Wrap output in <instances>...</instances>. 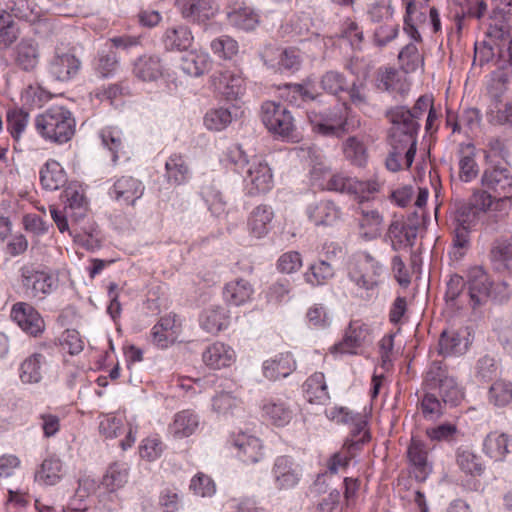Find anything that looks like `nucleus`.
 <instances>
[{
  "label": "nucleus",
  "mask_w": 512,
  "mask_h": 512,
  "mask_svg": "<svg viewBox=\"0 0 512 512\" xmlns=\"http://www.w3.org/2000/svg\"><path fill=\"white\" fill-rule=\"evenodd\" d=\"M261 119L273 134L290 138L295 131V120L291 112L282 104L266 101L261 107Z\"/></svg>",
  "instance_id": "obj_6"
},
{
  "label": "nucleus",
  "mask_w": 512,
  "mask_h": 512,
  "mask_svg": "<svg viewBox=\"0 0 512 512\" xmlns=\"http://www.w3.org/2000/svg\"><path fill=\"white\" fill-rule=\"evenodd\" d=\"M294 369L295 361L290 353L276 355L263 364L264 376L270 380L287 377Z\"/></svg>",
  "instance_id": "obj_33"
},
{
  "label": "nucleus",
  "mask_w": 512,
  "mask_h": 512,
  "mask_svg": "<svg viewBox=\"0 0 512 512\" xmlns=\"http://www.w3.org/2000/svg\"><path fill=\"white\" fill-rule=\"evenodd\" d=\"M428 9L429 6L425 1L411 0L406 4L404 30L415 41L421 40L417 25L425 22Z\"/></svg>",
  "instance_id": "obj_26"
},
{
  "label": "nucleus",
  "mask_w": 512,
  "mask_h": 512,
  "mask_svg": "<svg viewBox=\"0 0 512 512\" xmlns=\"http://www.w3.org/2000/svg\"><path fill=\"white\" fill-rule=\"evenodd\" d=\"M272 472L275 485L279 490L292 489L300 481L297 466L287 456H280L275 460Z\"/></svg>",
  "instance_id": "obj_19"
},
{
  "label": "nucleus",
  "mask_w": 512,
  "mask_h": 512,
  "mask_svg": "<svg viewBox=\"0 0 512 512\" xmlns=\"http://www.w3.org/2000/svg\"><path fill=\"white\" fill-rule=\"evenodd\" d=\"M75 119L72 113L63 106H53L35 118L37 132L46 140L56 144H64L75 134Z\"/></svg>",
  "instance_id": "obj_1"
},
{
  "label": "nucleus",
  "mask_w": 512,
  "mask_h": 512,
  "mask_svg": "<svg viewBox=\"0 0 512 512\" xmlns=\"http://www.w3.org/2000/svg\"><path fill=\"white\" fill-rule=\"evenodd\" d=\"M360 234L367 240H372L381 235L383 216L377 209L359 207Z\"/></svg>",
  "instance_id": "obj_29"
},
{
  "label": "nucleus",
  "mask_w": 512,
  "mask_h": 512,
  "mask_svg": "<svg viewBox=\"0 0 512 512\" xmlns=\"http://www.w3.org/2000/svg\"><path fill=\"white\" fill-rule=\"evenodd\" d=\"M198 417L189 410L177 413L173 422L169 425V433L177 439L191 436L198 428Z\"/></svg>",
  "instance_id": "obj_36"
},
{
  "label": "nucleus",
  "mask_w": 512,
  "mask_h": 512,
  "mask_svg": "<svg viewBox=\"0 0 512 512\" xmlns=\"http://www.w3.org/2000/svg\"><path fill=\"white\" fill-rule=\"evenodd\" d=\"M7 130L11 134L15 142H19L21 135L25 131L29 114L22 109L9 110L6 115Z\"/></svg>",
  "instance_id": "obj_55"
},
{
  "label": "nucleus",
  "mask_w": 512,
  "mask_h": 512,
  "mask_svg": "<svg viewBox=\"0 0 512 512\" xmlns=\"http://www.w3.org/2000/svg\"><path fill=\"white\" fill-rule=\"evenodd\" d=\"M238 166L249 194L264 193L271 189L273 176L265 160L254 156L250 160H240Z\"/></svg>",
  "instance_id": "obj_5"
},
{
  "label": "nucleus",
  "mask_w": 512,
  "mask_h": 512,
  "mask_svg": "<svg viewBox=\"0 0 512 512\" xmlns=\"http://www.w3.org/2000/svg\"><path fill=\"white\" fill-rule=\"evenodd\" d=\"M335 275L333 265L325 260H320L309 267V270L304 274L305 280L312 286H319L326 284Z\"/></svg>",
  "instance_id": "obj_50"
},
{
  "label": "nucleus",
  "mask_w": 512,
  "mask_h": 512,
  "mask_svg": "<svg viewBox=\"0 0 512 512\" xmlns=\"http://www.w3.org/2000/svg\"><path fill=\"white\" fill-rule=\"evenodd\" d=\"M480 214L469 203L457 206L454 215V225L471 229L479 220Z\"/></svg>",
  "instance_id": "obj_62"
},
{
  "label": "nucleus",
  "mask_w": 512,
  "mask_h": 512,
  "mask_svg": "<svg viewBox=\"0 0 512 512\" xmlns=\"http://www.w3.org/2000/svg\"><path fill=\"white\" fill-rule=\"evenodd\" d=\"M229 22L237 28L250 31L259 23L258 15L252 8L241 7L228 13Z\"/></svg>",
  "instance_id": "obj_53"
},
{
  "label": "nucleus",
  "mask_w": 512,
  "mask_h": 512,
  "mask_svg": "<svg viewBox=\"0 0 512 512\" xmlns=\"http://www.w3.org/2000/svg\"><path fill=\"white\" fill-rule=\"evenodd\" d=\"M40 181L44 189L54 191L63 187L67 179L61 165L57 161L50 160L40 171Z\"/></svg>",
  "instance_id": "obj_39"
},
{
  "label": "nucleus",
  "mask_w": 512,
  "mask_h": 512,
  "mask_svg": "<svg viewBox=\"0 0 512 512\" xmlns=\"http://www.w3.org/2000/svg\"><path fill=\"white\" fill-rule=\"evenodd\" d=\"M386 237L394 251L411 248L417 237V227L401 220H394L388 227Z\"/></svg>",
  "instance_id": "obj_20"
},
{
  "label": "nucleus",
  "mask_w": 512,
  "mask_h": 512,
  "mask_svg": "<svg viewBox=\"0 0 512 512\" xmlns=\"http://www.w3.org/2000/svg\"><path fill=\"white\" fill-rule=\"evenodd\" d=\"M11 317L23 331L32 336H37L44 330L41 315L27 303H16L12 308Z\"/></svg>",
  "instance_id": "obj_15"
},
{
  "label": "nucleus",
  "mask_w": 512,
  "mask_h": 512,
  "mask_svg": "<svg viewBox=\"0 0 512 512\" xmlns=\"http://www.w3.org/2000/svg\"><path fill=\"white\" fill-rule=\"evenodd\" d=\"M439 354L452 356L463 354L467 350L464 338L455 331H443L439 339Z\"/></svg>",
  "instance_id": "obj_48"
},
{
  "label": "nucleus",
  "mask_w": 512,
  "mask_h": 512,
  "mask_svg": "<svg viewBox=\"0 0 512 512\" xmlns=\"http://www.w3.org/2000/svg\"><path fill=\"white\" fill-rule=\"evenodd\" d=\"M47 363L46 356L36 352L27 357L20 367V379L23 383H39L42 379L43 367Z\"/></svg>",
  "instance_id": "obj_35"
},
{
  "label": "nucleus",
  "mask_w": 512,
  "mask_h": 512,
  "mask_svg": "<svg viewBox=\"0 0 512 512\" xmlns=\"http://www.w3.org/2000/svg\"><path fill=\"white\" fill-rule=\"evenodd\" d=\"M340 421L343 423H350L352 425L350 436L347 438L343 445L345 450H358L360 447L370 440V434L367 429V421L361 414H353L340 409Z\"/></svg>",
  "instance_id": "obj_14"
},
{
  "label": "nucleus",
  "mask_w": 512,
  "mask_h": 512,
  "mask_svg": "<svg viewBox=\"0 0 512 512\" xmlns=\"http://www.w3.org/2000/svg\"><path fill=\"white\" fill-rule=\"evenodd\" d=\"M375 85L377 89L404 96L410 89L407 78L394 68H380L376 72Z\"/></svg>",
  "instance_id": "obj_18"
},
{
  "label": "nucleus",
  "mask_w": 512,
  "mask_h": 512,
  "mask_svg": "<svg viewBox=\"0 0 512 512\" xmlns=\"http://www.w3.org/2000/svg\"><path fill=\"white\" fill-rule=\"evenodd\" d=\"M211 67V60L207 53L191 51L181 60V69L189 76L198 77Z\"/></svg>",
  "instance_id": "obj_43"
},
{
  "label": "nucleus",
  "mask_w": 512,
  "mask_h": 512,
  "mask_svg": "<svg viewBox=\"0 0 512 512\" xmlns=\"http://www.w3.org/2000/svg\"><path fill=\"white\" fill-rule=\"evenodd\" d=\"M165 65L157 55H143L136 59L133 74L142 81H156L164 75Z\"/></svg>",
  "instance_id": "obj_25"
},
{
  "label": "nucleus",
  "mask_w": 512,
  "mask_h": 512,
  "mask_svg": "<svg viewBox=\"0 0 512 512\" xmlns=\"http://www.w3.org/2000/svg\"><path fill=\"white\" fill-rule=\"evenodd\" d=\"M349 106L334 107L324 111L311 110L307 113L312 131L322 136L342 137L347 133V110Z\"/></svg>",
  "instance_id": "obj_4"
},
{
  "label": "nucleus",
  "mask_w": 512,
  "mask_h": 512,
  "mask_svg": "<svg viewBox=\"0 0 512 512\" xmlns=\"http://www.w3.org/2000/svg\"><path fill=\"white\" fill-rule=\"evenodd\" d=\"M253 294L254 289L251 283L242 278L227 283L223 292L225 300L234 306L251 301Z\"/></svg>",
  "instance_id": "obj_34"
},
{
  "label": "nucleus",
  "mask_w": 512,
  "mask_h": 512,
  "mask_svg": "<svg viewBox=\"0 0 512 512\" xmlns=\"http://www.w3.org/2000/svg\"><path fill=\"white\" fill-rule=\"evenodd\" d=\"M143 191L141 181L131 176H122L114 183L110 195L120 204L134 205L143 195Z\"/></svg>",
  "instance_id": "obj_17"
},
{
  "label": "nucleus",
  "mask_w": 512,
  "mask_h": 512,
  "mask_svg": "<svg viewBox=\"0 0 512 512\" xmlns=\"http://www.w3.org/2000/svg\"><path fill=\"white\" fill-rule=\"evenodd\" d=\"M162 42L168 51H184L192 45L193 35L189 27L178 25L166 29Z\"/></svg>",
  "instance_id": "obj_30"
},
{
  "label": "nucleus",
  "mask_w": 512,
  "mask_h": 512,
  "mask_svg": "<svg viewBox=\"0 0 512 512\" xmlns=\"http://www.w3.org/2000/svg\"><path fill=\"white\" fill-rule=\"evenodd\" d=\"M235 357L234 350L222 342L209 345L202 354L204 364L215 370L231 366Z\"/></svg>",
  "instance_id": "obj_23"
},
{
  "label": "nucleus",
  "mask_w": 512,
  "mask_h": 512,
  "mask_svg": "<svg viewBox=\"0 0 512 512\" xmlns=\"http://www.w3.org/2000/svg\"><path fill=\"white\" fill-rule=\"evenodd\" d=\"M180 10L185 19L204 23L214 17L218 7L212 0H186L181 4Z\"/></svg>",
  "instance_id": "obj_24"
},
{
  "label": "nucleus",
  "mask_w": 512,
  "mask_h": 512,
  "mask_svg": "<svg viewBox=\"0 0 512 512\" xmlns=\"http://www.w3.org/2000/svg\"><path fill=\"white\" fill-rule=\"evenodd\" d=\"M214 91L227 100H236L244 93L243 78L230 70L215 71L210 78Z\"/></svg>",
  "instance_id": "obj_13"
},
{
  "label": "nucleus",
  "mask_w": 512,
  "mask_h": 512,
  "mask_svg": "<svg viewBox=\"0 0 512 512\" xmlns=\"http://www.w3.org/2000/svg\"><path fill=\"white\" fill-rule=\"evenodd\" d=\"M264 416L275 426L283 427L293 418L289 405L280 399H270L262 406Z\"/></svg>",
  "instance_id": "obj_37"
},
{
  "label": "nucleus",
  "mask_w": 512,
  "mask_h": 512,
  "mask_svg": "<svg viewBox=\"0 0 512 512\" xmlns=\"http://www.w3.org/2000/svg\"><path fill=\"white\" fill-rule=\"evenodd\" d=\"M229 312L223 306L206 309L201 317V327L211 334H217L229 325Z\"/></svg>",
  "instance_id": "obj_38"
},
{
  "label": "nucleus",
  "mask_w": 512,
  "mask_h": 512,
  "mask_svg": "<svg viewBox=\"0 0 512 512\" xmlns=\"http://www.w3.org/2000/svg\"><path fill=\"white\" fill-rule=\"evenodd\" d=\"M388 143L390 151L385 161L387 169L397 172L403 168H409L416 154L417 138L399 130L397 126H391Z\"/></svg>",
  "instance_id": "obj_3"
},
{
  "label": "nucleus",
  "mask_w": 512,
  "mask_h": 512,
  "mask_svg": "<svg viewBox=\"0 0 512 512\" xmlns=\"http://www.w3.org/2000/svg\"><path fill=\"white\" fill-rule=\"evenodd\" d=\"M423 386L425 390H438L444 404L457 406L464 399L463 388L441 361H433L429 365L424 376Z\"/></svg>",
  "instance_id": "obj_2"
},
{
  "label": "nucleus",
  "mask_w": 512,
  "mask_h": 512,
  "mask_svg": "<svg viewBox=\"0 0 512 512\" xmlns=\"http://www.w3.org/2000/svg\"><path fill=\"white\" fill-rule=\"evenodd\" d=\"M345 92L349 96L350 104L357 109L367 112L372 108L369 89L366 83L353 82L351 85H348V89Z\"/></svg>",
  "instance_id": "obj_51"
},
{
  "label": "nucleus",
  "mask_w": 512,
  "mask_h": 512,
  "mask_svg": "<svg viewBox=\"0 0 512 512\" xmlns=\"http://www.w3.org/2000/svg\"><path fill=\"white\" fill-rule=\"evenodd\" d=\"M180 332V325L177 323L176 316L169 314L160 318L152 328V340L160 348H166L173 344Z\"/></svg>",
  "instance_id": "obj_22"
},
{
  "label": "nucleus",
  "mask_w": 512,
  "mask_h": 512,
  "mask_svg": "<svg viewBox=\"0 0 512 512\" xmlns=\"http://www.w3.org/2000/svg\"><path fill=\"white\" fill-rule=\"evenodd\" d=\"M320 96L321 93L318 91L315 81L310 77L304 79L301 83L285 84L281 88V97L291 104L298 105L299 99L314 101Z\"/></svg>",
  "instance_id": "obj_21"
},
{
  "label": "nucleus",
  "mask_w": 512,
  "mask_h": 512,
  "mask_svg": "<svg viewBox=\"0 0 512 512\" xmlns=\"http://www.w3.org/2000/svg\"><path fill=\"white\" fill-rule=\"evenodd\" d=\"M478 172L474 152L471 149L462 151L459 159V178L464 182H470L477 177Z\"/></svg>",
  "instance_id": "obj_60"
},
{
  "label": "nucleus",
  "mask_w": 512,
  "mask_h": 512,
  "mask_svg": "<svg viewBox=\"0 0 512 512\" xmlns=\"http://www.w3.org/2000/svg\"><path fill=\"white\" fill-rule=\"evenodd\" d=\"M398 59L401 68L406 72H413L423 65V57L415 44H407L399 53Z\"/></svg>",
  "instance_id": "obj_57"
},
{
  "label": "nucleus",
  "mask_w": 512,
  "mask_h": 512,
  "mask_svg": "<svg viewBox=\"0 0 512 512\" xmlns=\"http://www.w3.org/2000/svg\"><path fill=\"white\" fill-rule=\"evenodd\" d=\"M432 106V98L423 95L420 96L412 109H407L404 106H396L387 112L392 126H397L399 130L405 133L412 134L417 138V131L419 124L417 120Z\"/></svg>",
  "instance_id": "obj_7"
},
{
  "label": "nucleus",
  "mask_w": 512,
  "mask_h": 512,
  "mask_svg": "<svg viewBox=\"0 0 512 512\" xmlns=\"http://www.w3.org/2000/svg\"><path fill=\"white\" fill-rule=\"evenodd\" d=\"M370 328L367 324L357 320L349 324L343 340L334 346L340 353L355 354L356 350L370 342Z\"/></svg>",
  "instance_id": "obj_16"
},
{
  "label": "nucleus",
  "mask_w": 512,
  "mask_h": 512,
  "mask_svg": "<svg viewBox=\"0 0 512 512\" xmlns=\"http://www.w3.org/2000/svg\"><path fill=\"white\" fill-rule=\"evenodd\" d=\"M273 219V211L267 205L257 206L250 215L249 229L257 238H261L268 233L269 225Z\"/></svg>",
  "instance_id": "obj_46"
},
{
  "label": "nucleus",
  "mask_w": 512,
  "mask_h": 512,
  "mask_svg": "<svg viewBox=\"0 0 512 512\" xmlns=\"http://www.w3.org/2000/svg\"><path fill=\"white\" fill-rule=\"evenodd\" d=\"M342 152L345 159L352 165L364 167L367 163V148L356 136H350L342 143Z\"/></svg>",
  "instance_id": "obj_45"
},
{
  "label": "nucleus",
  "mask_w": 512,
  "mask_h": 512,
  "mask_svg": "<svg viewBox=\"0 0 512 512\" xmlns=\"http://www.w3.org/2000/svg\"><path fill=\"white\" fill-rule=\"evenodd\" d=\"M210 47L214 54L224 59H230L238 52L237 42L227 35L214 39Z\"/></svg>",
  "instance_id": "obj_63"
},
{
  "label": "nucleus",
  "mask_w": 512,
  "mask_h": 512,
  "mask_svg": "<svg viewBox=\"0 0 512 512\" xmlns=\"http://www.w3.org/2000/svg\"><path fill=\"white\" fill-rule=\"evenodd\" d=\"M489 192L491 191L484 188V190L474 192L470 198L469 204L473 206L480 215L490 210L494 203L496 205L500 203L498 202V195L495 194V196H492Z\"/></svg>",
  "instance_id": "obj_64"
},
{
  "label": "nucleus",
  "mask_w": 512,
  "mask_h": 512,
  "mask_svg": "<svg viewBox=\"0 0 512 512\" xmlns=\"http://www.w3.org/2000/svg\"><path fill=\"white\" fill-rule=\"evenodd\" d=\"M456 464L463 473L472 477L481 476L485 471L480 457L473 451L462 447L456 451Z\"/></svg>",
  "instance_id": "obj_44"
},
{
  "label": "nucleus",
  "mask_w": 512,
  "mask_h": 512,
  "mask_svg": "<svg viewBox=\"0 0 512 512\" xmlns=\"http://www.w3.org/2000/svg\"><path fill=\"white\" fill-rule=\"evenodd\" d=\"M365 269L362 265V261H355L349 269V279L359 289L372 290L377 286V280L374 276L368 275L364 272Z\"/></svg>",
  "instance_id": "obj_58"
},
{
  "label": "nucleus",
  "mask_w": 512,
  "mask_h": 512,
  "mask_svg": "<svg viewBox=\"0 0 512 512\" xmlns=\"http://www.w3.org/2000/svg\"><path fill=\"white\" fill-rule=\"evenodd\" d=\"M232 121L231 113L228 109L218 108L208 111L204 117V124L209 130L221 131L225 129Z\"/></svg>",
  "instance_id": "obj_61"
},
{
  "label": "nucleus",
  "mask_w": 512,
  "mask_h": 512,
  "mask_svg": "<svg viewBox=\"0 0 512 512\" xmlns=\"http://www.w3.org/2000/svg\"><path fill=\"white\" fill-rule=\"evenodd\" d=\"M304 391L310 403L324 404L330 399L324 374L316 372L304 384Z\"/></svg>",
  "instance_id": "obj_40"
},
{
  "label": "nucleus",
  "mask_w": 512,
  "mask_h": 512,
  "mask_svg": "<svg viewBox=\"0 0 512 512\" xmlns=\"http://www.w3.org/2000/svg\"><path fill=\"white\" fill-rule=\"evenodd\" d=\"M420 410L425 419L437 420L444 414L442 399L439 400L432 391L426 390L420 403Z\"/></svg>",
  "instance_id": "obj_56"
},
{
  "label": "nucleus",
  "mask_w": 512,
  "mask_h": 512,
  "mask_svg": "<svg viewBox=\"0 0 512 512\" xmlns=\"http://www.w3.org/2000/svg\"><path fill=\"white\" fill-rule=\"evenodd\" d=\"M40 58L38 43L33 39H22L16 46V65L27 72L33 71Z\"/></svg>",
  "instance_id": "obj_28"
},
{
  "label": "nucleus",
  "mask_w": 512,
  "mask_h": 512,
  "mask_svg": "<svg viewBox=\"0 0 512 512\" xmlns=\"http://www.w3.org/2000/svg\"><path fill=\"white\" fill-rule=\"evenodd\" d=\"M319 85L323 92L333 96H340V94L348 89L349 83L343 73L329 70L320 77Z\"/></svg>",
  "instance_id": "obj_47"
},
{
  "label": "nucleus",
  "mask_w": 512,
  "mask_h": 512,
  "mask_svg": "<svg viewBox=\"0 0 512 512\" xmlns=\"http://www.w3.org/2000/svg\"><path fill=\"white\" fill-rule=\"evenodd\" d=\"M166 179L173 185H181L187 182L190 169L185 159L180 154H172L165 163Z\"/></svg>",
  "instance_id": "obj_41"
},
{
  "label": "nucleus",
  "mask_w": 512,
  "mask_h": 512,
  "mask_svg": "<svg viewBox=\"0 0 512 512\" xmlns=\"http://www.w3.org/2000/svg\"><path fill=\"white\" fill-rule=\"evenodd\" d=\"M512 444L505 433L490 432L484 439L483 452L495 461H502L511 453Z\"/></svg>",
  "instance_id": "obj_32"
},
{
  "label": "nucleus",
  "mask_w": 512,
  "mask_h": 512,
  "mask_svg": "<svg viewBox=\"0 0 512 512\" xmlns=\"http://www.w3.org/2000/svg\"><path fill=\"white\" fill-rule=\"evenodd\" d=\"M233 444L243 462L257 463L264 456L261 441L254 436L241 433L234 439Z\"/></svg>",
  "instance_id": "obj_27"
},
{
  "label": "nucleus",
  "mask_w": 512,
  "mask_h": 512,
  "mask_svg": "<svg viewBox=\"0 0 512 512\" xmlns=\"http://www.w3.org/2000/svg\"><path fill=\"white\" fill-rule=\"evenodd\" d=\"M128 479V468L124 463L111 464L102 478L101 484L110 492L123 487Z\"/></svg>",
  "instance_id": "obj_49"
},
{
  "label": "nucleus",
  "mask_w": 512,
  "mask_h": 512,
  "mask_svg": "<svg viewBox=\"0 0 512 512\" xmlns=\"http://www.w3.org/2000/svg\"><path fill=\"white\" fill-rule=\"evenodd\" d=\"M326 188L331 191L347 193L365 199L366 195L378 192L380 184L375 179L360 181L342 173H336L330 176Z\"/></svg>",
  "instance_id": "obj_12"
},
{
  "label": "nucleus",
  "mask_w": 512,
  "mask_h": 512,
  "mask_svg": "<svg viewBox=\"0 0 512 512\" xmlns=\"http://www.w3.org/2000/svg\"><path fill=\"white\" fill-rule=\"evenodd\" d=\"M20 276L24 293L30 298L44 299L57 287V280L51 274L33 266H23Z\"/></svg>",
  "instance_id": "obj_10"
},
{
  "label": "nucleus",
  "mask_w": 512,
  "mask_h": 512,
  "mask_svg": "<svg viewBox=\"0 0 512 512\" xmlns=\"http://www.w3.org/2000/svg\"><path fill=\"white\" fill-rule=\"evenodd\" d=\"M61 471V461L56 458H48L43 461L41 468L36 472L35 478L45 485H54L60 479Z\"/></svg>",
  "instance_id": "obj_54"
},
{
  "label": "nucleus",
  "mask_w": 512,
  "mask_h": 512,
  "mask_svg": "<svg viewBox=\"0 0 512 512\" xmlns=\"http://www.w3.org/2000/svg\"><path fill=\"white\" fill-rule=\"evenodd\" d=\"M309 219L317 226H328L334 224L340 218V209L330 200H323L310 205L308 210Z\"/></svg>",
  "instance_id": "obj_31"
},
{
  "label": "nucleus",
  "mask_w": 512,
  "mask_h": 512,
  "mask_svg": "<svg viewBox=\"0 0 512 512\" xmlns=\"http://www.w3.org/2000/svg\"><path fill=\"white\" fill-rule=\"evenodd\" d=\"M489 400L495 406L503 407L512 402V383L498 380L489 389Z\"/></svg>",
  "instance_id": "obj_59"
},
{
  "label": "nucleus",
  "mask_w": 512,
  "mask_h": 512,
  "mask_svg": "<svg viewBox=\"0 0 512 512\" xmlns=\"http://www.w3.org/2000/svg\"><path fill=\"white\" fill-rule=\"evenodd\" d=\"M81 69V61L73 48L57 46L54 55L49 60L47 70L56 81L67 82L73 79Z\"/></svg>",
  "instance_id": "obj_9"
},
{
  "label": "nucleus",
  "mask_w": 512,
  "mask_h": 512,
  "mask_svg": "<svg viewBox=\"0 0 512 512\" xmlns=\"http://www.w3.org/2000/svg\"><path fill=\"white\" fill-rule=\"evenodd\" d=\"M469 305L475 313H481L490 299L492 282L486 271L475 266L467 272Z\"/></svg>",
  "instance_id": "obj_11"
},
{
  "label": "nucleus",
  "mask_w": 512,
  "mask_h": 512,
  "mask_svg": "<svg viewBox=\"0 0 512 512\" xmlns=\"http://www.w3.org/2000/svg\"><path fill=\"white\" fill-rule=\"evenodd\" d=\"M482 186L498 195V202L512 200V172L507 163H490L481 177Z\"/></svg>",
  "instance_id": "obj_8"
},
{
  "label": "nucleus",
  "mask_w": 512,
  "mask_h": 512,
  "mask_svg": "<svg viewBox=\"0 0 512 512\" xmlns=\"http://www.w3.org/2000/svg\"><path fill=\"white\" fill-rule=\"evenodd\" d=\"M407 454L410 463L415 467L416 478L424 480L430 472L425 445L421 441L412 439Z\"/></svg>",
  "instance_id": "obj_42"
},
{
  "label": "nucleus",
  "mask_w": 512,
  "mask_h": 512,
  "mask_svg": "<svg viewBox=\"0 0 512 512\" xmlns=\"http://www.w3.org/2000/svg\"><path fill=\"white\" fill-rule=\"evenodd\" d=\"M491 258L497 269L512 271V243L507 240L495 242Z\"/></svg>",
  "instance_id": "obj_52"
}]
</instances>
